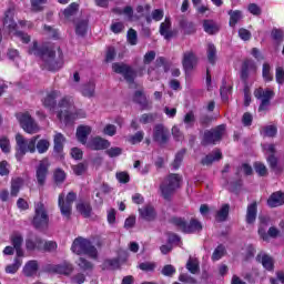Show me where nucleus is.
Returning <instances> with one entry per match:
<instances>
[{
  "label": "nucleus",
  "mask_w": 284,
  "mask_h": 284,
  "mask_svg": "<svg viewBox=\"0 0 284 284\" xmlns=\"http://www.w3.org/2000/svg\"><path fill=\"white\" fill-rule=\"evenodd\" d=\"M10 241L14 250L23 246V235L21 233H13L10 236Z\"/></svg>",
  "instance_id": "49"
},
{
  "label": "nucleus",
  "mask_w": 284,
  "mask_h": 284,
  "mask_svg": "<svg viewBox=\"0 0 284 284\" xmlns=\"http://www.w3.org/2000/svg\"><path fill=\"white\" fill-rule=\"evenodd\" d=\"M71 252L78 256L85 254L87 256H90V258H99V251L97 250V246L93 245L90 240L81 236L73 241Z\"/></svg>",
  "instance_id": "5"
},
{
  "label": "nucleus",
  "mask_w": 284,
  "mask_h": 284,
  "mask_svg": "<svg viewBox=\"0 0 284 284\" xmlns=\"http://www.w3.org/2000/svg\"><path fill=\"white\" fill-rule=\"evenodd\" d=\"M230 20L229 26L231 28H236V23L243 19V11L241 10H230L229 11Z\"/></svg>",
  "instance_id": "35"
},
{
  "label": "nucleus",
  "mask_w": 284,
  "mask_h": 284,
  "mask_svg": "<svg viewBox=\"0 0 284 284\" xmlns=\"http://www.w3.org/2000/svg\"><path fill=\"white\" fill-rule=\"evenodd\" d=\"M169 223L176 227V230H180L182 234H196V232L203 231V224L196 217H192L187 223L185 217L172 216L169 219Z\"/></svg>",
  "instance_id": "4"
},
{
  "label": "nucleus",
  "mask_w": 284,
  "mask_h": 284,
  "mask_svg": "<svg viewBox=\"0 0 284 284\" xmlns=\"http://www.w3.org/2000/svg\"><path fill=\"white\" fill-rule=\"evenodd\" d=\"M206 57L211 65H216V45L212 42L207 44Z\"/></svg>",
  "instance_id": "39"
},
{
  "label": "nucleus",
  "mask_w": 284,
  "mask_h": 284,
  "mask_svg": "<svg viewBox=\"0 0 284 284\" xmlns=\"http://www.w3.org/2000/svg\"><path fill=\"white\" fill-rule=\"evenodd\" d=\"M45 274H62L63 276H70L74 272V266L70 262H63L61 264H47L43 267Z\"/></svg>",
  "instance_id": "13"
},
{
  "label": "nucleus",
  "mask_w": 284,
  "mask_h": 284,
  "mask_svg": "<svg viewBox=\"0 0 284 284\" xmlns=\"http://www.w3.org/2000/svg\"><path fill=\"white\" fill-rule=\"evenodd\" d=\"M74 201H77V193L72 191L67 194V197L63 193L59 195L58 205L62 216H65V219L72 216V203H74Z\"/></svg>",
  "instance_id": "9"
},
{
  "label": "nucleus",
  "mask_w": 284,
  "mask_h": 284,
  "mask_svg": "<svg viewBox=\"0 0 284 284\" xmlns=\"http://www.w3.org/2000/svg\"><path fill=\"white\" fill-rule=\"evenodd\" d=\"M156 68H163L164 72H170L172 62L168 61L164 57H159L155 61Z\"/></svg>",
  "instance_id": "50"
},
{
  "label": "nucleus",
  "mask_w": 284,
  "mask_h": 284,
  "mask_svg": "<svg viewBox=\"0 0 284 284\" xmlns=\"http://www.w3.org/2000/svg\"><path fill=\"white\" fill-rule=\"evenodd\" d=\"M72 170L75 176H83V174L88 172V164L80 162L77 165H73Z\"/></svg>",
  "instance_id": "52"
},
{
  "label": "nucleus",
  "mask_w": 284,
  "mask_h": 284,
  "mask_svg": "<svg viewBox=\"0 0 284 284\" xmlns=\"http://www.w3.org/2000/svg\"><path fill=\"white\" fill-rule=\"evenodd\" d=\"M112 70L113 72H115V74H122L124 81H126V83H129L130 85L134 83V80L138 77L136 71L133 70L132 67L123 62L122 63L114 62L112 64Z\"/></svg>",
  "instance_id": "10"
},
{
  "label": "nucleus",
  "mask_w": 284,
  "mask_h": 284,
  "mask_svg": "<svg viewBox=\"0 0 284 284\" xmlns=\"http://www.w3.org/2000/svg\"><path fill=\"white\" fill-rule=\"evenodd\" d=\"M254 68V63L252 60L246 59L242 63V68L240 71V79L244 83V85H247V80L250 79V70Z\"/></svg>",
  "instance_id": "25"
},
{
  "label": "nucleus",
  "mask_w": 284,
  "mask_h": 284,
  "mask_svg": "<svg viewBox=\"0 0 284 284\" xmlns=\"http://www.w3.org/2000/svg\"><path fill=\"white\" fill-rule=\"evenodd\" d=\"M203 28H204V32H206V34H211V36L219 33V31L221 30L219 28V24L212 20H204Z\"/></svg>",
  "instance_id": "36"
},
{
  "label": "nucleus",
  "mask_w": 284,
  "mask_h": 284,
  "mask_svg": "<svg viewBox=\"0 0 284 284\" xmlns=\"http://www.w3.org/2000/svg\"><path fill=\"white\" fill-rule=\"evenodd\" d=\"M253 168L258 176H267V166L262 162H254Z\"/></svg>",
  "instance_id": "55"
},
{
  "label": "nucleus",
  "mask_w": 284,
  "mask_h": 284,
  "mask_svg": "<svg viewBox=\"0 0 284 284\" xmlns=\"http://www.w3.org/2000/svg\"><path fill=\"white\" fill-rule=\"evenodd\" d=\"M179 28L183 30V33L186 36L196 34V23L187 20L185 16L179 19Z\"/></svg>",
  "instance_id": "17"
},
{
  "label": "nucleus",
  "mask_w": 284,
  "mask_h": 284,
  "mask_svg": "<svg viewBox=\"0 0 284 284\" xmlns=\"http://www.w3.org/2000/svg\"><path fill=\"white\" fill-rule=\"evenodd\" d=\"M186 270H189V272L191 274H197V272L200 270L199 263H196L192 260H189L186 263Z\"/></svg>",
  "instance_id": "64"
},
{
  "label": "nucleus",
  "mask_w": 284,
  "mask_h": 284,
  "mask_svg": "<svg viewBox=\"0 0 284 284\" xmlns=\"http://www.w3.org/2000/svg\"><path fill=\"white\" fill-rule=\"evenodd\" d=\"M59 108H64L67 110H70L71 105H74V102L72 101V98L64 95L58 103Z\"/></svg>",
  "instance_id": "61"
},
{
  "label": "nucleus",
  "mask_w": 284,
  "mask_h": 284,
  "mask_svg": "<svg viewBox=\"0 0 284 284\" xmlns=\"http://www.w3.org/2000/svg\"><path fill=\"white\" fill-rule=\"evenodd\" d=\"M230 216V204H223L222 207L216 212L215 220L217 223H224Z\"/></svg>",
  "instance_id": "34"
},
{
  "label": "nucleus",
  "mask_w": 284,
  "mask_h": 284,
  "mask_svg": "<svg viewBox=\"0 0 284 284\" xmlns=\"http://www.w3.org/2000/svg\"><path fill=\"white\" fill-rule=\"evenodd\" d=\"M145 136L143 131H138L135 134L131 135L129 141L132 145H136V143H141Z\"/></svg>",
  "instance_id": "59"
},
{
  "label": "nucleus",
  "mask_w": 284,
  "mask_h": 284,
  "mask_svg": "<svg viewBox=\"0 0 284 284\" xmlns=\"http://www.w3.org/2000/svg\"><path fill=\"white\" fill-rule=\"evenodd\" d=\"M77 265L82 272H92V270H94V264L85 257H79Z\"/></svg>",
  "instance_id": "40"
},
{
  "label": "nucleus",
  "mask_w": 284,
  "mask_h": 284,
  "mask_svg": "<svg viewBox=\"0 0 284 284\" xmlns=\"http://www.w3.org/2000/svg\"><path fill=\"white\" fill-rule=\"evenodd\" d=\"M95 90H97V84L94 82H88L82 85L81 94L87 99H92V97H94L95 94Z\"/></svg>",
  "instance_id": "32"
},
{
  "label": "nucleus",
  "mask_w": 284,
  "mask_h": 284,
  "mask_svg": "<svg viewBox=\"0 0 284 284\" xmlns=\"http://www.w3.org/2000/svg\"><path fill=\"white\" fill-rule=\"evenodd\" d=\"M75 209L83 219H90V216H92V203L88 200H79Z\"/></svg>",
  "instance_id": "20"
},
{
  "label": "nucleus",
  "mask_w": 284,
  "mask_h": 284,
  "mask_svg": "<svg viewBox=\"0 0 284 284\" xmlns=\"http://www.w3.org/2000/svg\"><path fill=\"white\" fill-rule=\"evenodd\" d=\"M26 247L28 252H41L43 250V239L41 236L29 237L26 240Z\"/></svg>",
  "instance_id": "22"
},
{
  "label": "nucleus",
  "mask_w": 284,
  "mask_h": 284,
  "mask_svg": "<svg viewBox=\"0 0 284 284\" xmlns=\"http://www.w3.org/2000/svg\"><path fill=\"white\" fill-rule=\"evenodd\" d=\"M253 94L257 101H261L258 112H267L270 105H272V99L276 95L274 90L270 88L263 89L262 87L255 89Z\"/></svg>",
  "instance_id": "8"
},
{
  "label": "nucleus",
  "mask_w": 284,
  "mask_h": 284,
  "mask_svg": "<svg viewBox=\"0 0 284 284\" xmlns=\"http://www.w3.org/2000/svg\"><path fill=\"white\" fill-rule=\"evenodd\" d=\"M21 265H23V261H21L19 257H14L13 264L7 265L4 271L7 274H17Z\"/></svg>",
  "instance_id": "41"
},
{
  "label": "nucleus",
  "mask_w": 284,
  "mask_h": 284,
  "mask_svg": "<svg viewBox=\"0 0 284 284\" xmlns=\"http://www.w3.org/2000/svg\"><path fill=\"white\" fill-rule=\"evenodd\" d=\"M196 63H199V58H196V54H194L193 51L183 53L182 65L184 72H192V70L196 68Z\"/></svg>",
  "instance_id": "15"
},
{
  "label": "nucleus",
  "mask_w": 284,
  "mask_h": 284,
  "mask_svg": "<svg viewBox=\"0 0 284 284\" xmlns=\"http://www.w3.org/2000/svg\"><path fill=\"white\" fill-rule=\"evenodd\" d=\"M181 181H183V178L179 175V173H170L165 180L160 184V192L162 199L164 201H172V196L176 194V190L181 187Z\"/></svg>",
  "instance_id": "3"
},
{
  "label": "nucleus",
  "mask_w": 284,
  "mask_h": 284,
  "mask_svg": "<svg viewBox=\"0 0 284 284\" xmlns=\"http://www.w3.org/2000/svg\"><path fill=\"white\" fill-rule=\"evenodd\" d=\"M257 263H261L264 270L267 272H274V258L267 253H260L256 255Z\"/></svg>",
  "instance_id": "24"
},
{
  "label": "nucleus",
  "mask_w": 284,
  "mask_h": 284,
  "mask_svg": "<svg viewBox=\"0 0 284 284\" xmlns=\"http://www.w3.org/2000/svg\"><path fill=\"white\" fill-rule=\"evenodd\" d=\"M59 55L57 58V51H54L51 47L42 45L39 47V42L33 41L32 47L29 48L28 54H34V57H39L43 62V67L49 72H59L61 68H63V51L61 48H58Z\"/></svg>",
  "instance_id": "1"
},
{
  "label": "nucleus",
  "mask_w": 284,
  "mask_h": 284,
  "mask_svg": "<svg viewBox=\"0 0 284 284\" xmlns=\"http://www.w3.org/2000/svg\"><path fill=\"white\" fill-rule=\"evenodd\" d=\"M225 256V246L223 244L217 245L212 254V261H221Z\"/></svg>",
  "instance_id": "51"
},
{
  "label": "nucleus",
  "mask_w": 284,
  "mask_h": 284,
  "mask_svg": "<svg viewBox=\"0 0 284 284\" xmlns=\"http://www.w3.org/2000/svg\"><path fill=\"white\" fill-rule=\"evenodd\" d=\"M61 97V91L51 90L47 95L41 100L43 108L47 110H54L57 108V99Z\"/></svg>",
  "instance_id": "16"
},
{
  "label": "nucleus",
  "mask_w": 284,
  "mask_h": 284,
  "mask_svg": "<svg viewBox=\"0 0 284 284\" xmlns=\"http://www.w3.org/2000/svg\"><path fill=\"white\" fill-rule=\"evenodd\" d=\"M89 148L90 150H108L110 148V141L101 138V136H95L89 142Z\"/></svg>",
  "instance_id": "26"
},
{
  "label": "nucleus",
  "mask_w": 284,
  "mask_h": 284,
  "mask_svg": "<svg viewBox=\"0 0 284 284\" xmlns=\"http://www.w3.org/2000/svg\"><path fill=\"white\" fill-rule=\"evenodd\" d=\"M126 39H128L130 45H136V43L139 42L136 30H134L132 28L129 29L128 33H126Z\"/></svg>",
  "instance_id": "58"
},
{
  "label": "nucleus",
  "mask_w": 284,
  "mask_h": 284,
  "mask_svg": "<svg viewBox=\"0 0 284 284\" xmlns=\"http://www.w3.org/2000/svg\"><path fill=\"white\" fill-rule=\"evenodd\" d=\"M50 174V160L48 158H43L39 161L36 166V179L39 187H43L45 185V181H48V175Z\"/></svg>",
  "instance_id": "12"
},
{
  "label": "nucleus",
  "mask_w": 284,
  "mask_h": 284,
  "mask_svg": "<svg viewBox=\"0 0 284 284\" xmlns=\"http://www.w3.org/2000/svg\"><path fill=\"white\" fill-rule=\"evenodd\" d=\"M225 124H220L211 130H205L201 145L207 148V145H216L220 141L223 140V134H225Z\"/></svg>",
  "instance_id": "7"
},
{
  "label": "nucleus",
  "mask_w": 284,
  "mask_h": 284,
  "mask_svg": "<svg viewBox=\"0 0 284 284\" xmlns=\"http://www.w3.org/2000/svg\"><path fill=\"white\" fill-rule=\"evenodd\" d=\"M14 10L8 9L4 13V19H3V26H6L10 31L17 30V22H14L13 17Z\"/></svg>",
  "instance_id": "31"
},
{
  "label": "nucleus",
  "mask_w": 284,
  "mask_h": 284,
  "mask_svg": "<svg viewBox=\"0 0 284 284\" xmlns=\"http://www.w3.org/2000/svg\"><path fill=\"white\" fill-rule=\"evenodd\" d=\"M133 103H138V105L145 108L148 105L145 93H143V91H135L133 94Z\"/></svg>",
  "instance_id": "43"
},
{
  "label": "nucleus",
  "mask_w": 284,
  "mask_h": 284,
  "mask_svg": "<svg viewBox=\"0 0 284 284\" xmlns=\"http://www.w3.org/2000/svg\"><path fill=\"white\" fill-rule=\"evenodd\" d=\"M256 216H258V203L253 201L246 207L245 222L247 225H254V223H256Z\"/></svg>",
  "instance_id": "18"
},
{
  "label": "nucleus",
  "mask_w": 284,
  "mask_h": 284,
  "mask_svg": "<svg viewBox=\"0 0 284 284\" xmlns=\"http://www.w3.org/2000/svg\"><path fill=\"white\" fill-rule=\"evenodd\" d=\"M152 139L154 143L159 145H165L170 141V129L165 128V124L158 123L153 128Z\"/></svg>",
  "instance_id": "14"
},
{
  "label": "nucleus",
  "mask_w": 284,
  "mask_h": 284,
  "mask_svg": "<svg viewBox=\"0 0 284 284\" xmlns=\"http://www.w3.org/2000/svg\"><path fill=\"white\" fill-rule=\"evenodd\" d=\"M48 3V0H31V8L33 12H41L43 10L42 6H45Z\"/></svg>",
  "instance_id": "60"
},
{
  "label": "nucleus",
  "mask_w": 284,
  "mask_h": 284,
  "mask_svg": "<svg viewBox=\"0 0 284 284\" xmlns=\"http://www.w3.org/2000/svg\"><path fill=\"white\" fill-rule=\"evenodd\" d=\"M41 135H34L29 141L21 135V133H18L16 135V159L17 161H21L23 159L24 154H28L30 152L31 154H34L37 151L39 154H45L48 150H50V141L45 139H40Z\"/></svg>",
  "instance_id": "2"
},
{
  "label": "nucleus",
  "mask_w": 284,
  "mask_h": 284,
  "mask_svg": "<svg viewBox=\"0 0 284 284\" xmlns=\"http://www.w3.org/2000/svg\"><path fill=\"white\" fill-rule=\"evenodd\" d=\"M32 225L36 230L40 231L48 230L50 225V215H48V210H45L43 202H37L34 204Z\"/></svg>",
  "instance_id": "6"
},
{
  "label": "nucleus",
  "mask_w": 284,
  "mask_h": 284,
  "mask_svg": "<svg viewBox=\"0 0 284 284\" xmlns=\"http://www.w3.org/2000/svg\"><path fill=\"white\" fill-rule=\"evenodd\" d=\"M57 247H58L57 242H53V241L43 242V240H42L41 252H54V250H57Z\"/></svg>",
  "instance_id": "62"
},
{
  "label": "nucleus",
  "mask_w": 284,
  "mask_h": 284,
  "mask_svg": "<svg viewBox=\"0 0 284 284\" xmlns=\"http://www.w3.org/2000/svg\"><path fill=\"white\" fill-rule=\"evenodd\" d=\"M22 272L27 278H32V276L39 272V262L37 260L28 261L24 264Z\"/></svg>",
  "instance_id": "28"
},
{
  "label": "nucleus",
  "mask_w": 284,
  "mask_h": 284,
  "mask_svg": "<svg viewBox=\"0 0 284 284\" xmlns=\"http://www.w3.org/2000/svg\"><path fill=\"white\" fill-rule=\"evenodd\" d=\"M139 214L144 221H154L156 219V211L152 204H146L139 209Z\"/></svg>",
  "instance_id": "27"
},
{
  "label": "nucleus",
  "mask_w": 284,
  "mask_h": 284,
  "mask_svg": "<svg viewBox=\"0 0 284 284\" xmlns=\"http://www.w3.org/2000/svg\"><path fill=\"white\" fill-rule=\"evenodd\" d=\"M271 38L275 44L281 45V43H283L284 41V32L282 31V29L274 28L271 31Z\"/></svg>",
  "instance_id": "44"
},
{
  "label": "nucleus",
  "mask_w": 284,
  "mask_h": 284,
  "mask_svg": "<svg viewBox=\"0 0 284 284\" xmlns=\"http://www.w3.org/2000/svg\"><path fill=\"white\" fill-rule=\"evenodd\" d=\"M172 20L170 18H165L164 21L160 24V34L161 37H164L166 41H170V39L176 37V31H172Z\"/></svg>",
  "instance_id": "19"
},
{
  "label": "nucleus",
  "mask_w": 284,
  "mask_h": 284,
  "mask_svg": "<svg viewBox=\"0 0 284 284\" xmlns=\"http://www.w3.org/2000/svg\"><path fill=\"white\" fill-rule=\"evenodd\" d=\"M247 11L250 14H253V17H261V14H263V9L256 3H248Z\"/></svg>",
  "instance_id": "56"
},
{
  "label": "nucleus",
  "mask_w": 284,
  "mask_h": 284,
  "mask_svg": "<svg viewBox=\"0 0 284 284\" xmlns=\"http://www.w3.org/2000/svg\"><path fill=\"white\" fill-rule=\"evenodd\" d=\"M65 143V136L62 133H57L53 139V152L61 156L63 154V148Z\"/></svg>",
  "instance_id": "29"
},
{
  "label": "nucleus",
  "mask_w": 284,
  "mask_h": 284,
  "mask_svg": "<svg viewBox=\"0 0 284 284\" xmlns=\"http://www.w3.org/2000/svg\"><path fill=\"white\" fill-rule=\"evenodd\" d=\"M90 22L88 20H79L75 22V34L77 37H85L88 34V28Z\"/></svg>",
  "instance_id": "33"
},
{
  "label": "nucleus",
  "mask_w": 284,
  "mask_h": 284,
  "mask_svg": "<svg viewBox=\"0 0 284 284\" xmlns=\"http://www.w3.org/2000/svg\"><path fill=\"white\" fill-rule=\"evenodd\" d=\"M283 204H284L283 191L273 192L266 201V205H268L272 209L281 207V206H283Z\"/></svg>",
  "instance_id": "21"
},
{
  "label": "nucleus",
  "mask_w": 284,
  "mask_h": 284,
  "mask_svg": "<svg viewBox=\"0 0 284 284\" xmlns=\"http://www.w3.org/2000/svg\"><path fill=\"white\" fill-rule=\"evenodd\" d=\"M0 149L1 152H3V154H10V139H8V136L3 135L0 138Z\"/></svg>",
  "instance_id": "53"
},
{
  "label": "nucleus",
  "mask_w": 284,
  "mask_h": 284,
  "mask_svg": "<svg viewBox=\"0 0 284 284\" xmlns=\"http://www.w3.org/2000/svg\"><path fill=\"white\" fill-rule=\"evenodd\" d=\"M262 77L265 83H271V81H274V74H272V65H270L268 62L263 63Z\"/></svg>",
  "instance_id": "38"
},
{
  "label": "nucleus",
  "mask_w": 284,
  "mask_h": 284,
  "mask_svg": "<svg viewBox=\"0 0 284 284\" xmlns=\"http://www.w3.org/2000/svg\"><path fill=\"white\" fill-rule=\"evenodd\" d=\"M90 134H92V126L81 124L77 128L75 136L82 145L88 143V136H90Z\"/></svg>",
  "instance_id": "23"
},
{
  "label": "nucleus",
  "mask_w": 284,
  "mask_h": 284,
  "mask_svg": "<svg viewBox=\"0 0 284 284\" xmlns=\"http://www.w3.org/2000/svg\"><path fill=\"white\" fill-rule=\"evenodd\" d=\"M156 121V113H143L140 118V123L148 125V123H154Z\"/></svg>",
  "instance_id": "54"
},
{
  "label": "nucleus",
  "mask_w": 284,
  "mask_h": 284,
  "mask_svg": "<svg viewBox=\"0 0 284 284\" xmlns=\"http://www.w3.org/2000/svg\"><path fill=\"white\" fill-rule=\"evenodd\" d=\"M186 152H187V149H182L175 154L174 161L172 163L173 169L179 170V168H181V164L183 163V159Z\"/></svg>",
  "instance_id": "45"
},
{
  "label": "nucleus",
  "mask_w": 284,
  "mask_h": 284,
  "mask_svg": "<svg viewBox=\"0 0 284 284\" xmlns=\"http://www.w3.org/2000/svg\"><path fill=\"white\" fill-rule=\"evenodd\" d=\"M212 121H214V116L207 114H202L199 119V123L202 128H210Z\"/></svg>",
  "instance_id": "57"
},
{
  "label": "nucleus",
  "mask_w": 284,
  "mask_h": 284,
  "mask_svg": "<svg viewBox=\"0 0 284 284\" xmlns=\"http://www.w3.org/2000/svg\"><path fill=\"white\" fill-rule=\"evenodd\" d=\"M103 265L105 270H121V260L119 257L105 260Z\"/></svg>",
  "instance_id": "46"
},
{
  "label": "nucleus",
  "mask_w": 284,
  "mask_h": 284,
  "mask_svg": "<svg viewBox=\"0 0 284 284\" xmlns=\"http://www.w3.org/2000/svg\"><path fill=\"white\" fill-rule=\"evenodd\" d=\"M77 12H79V3L72 2L64 9L63 14L67 21H72V17H74Z\"/></svg>",
  "instance_id": "37"
},
{
  "label": "nucleus",
  "mask_w": 284,
  "mask_h": 284,
  "mask_svg": "<svg viewBox=\"0 0 284 284\" xmlns=\"http://www.w3.org/2000/svg\"><path fill=\"white\" fill-rule=\"evenodd\" d=\"M21 185H23V179L16 178L14 180H12V182H11V196H19Z\"/></svg>",
  "instance_id": "47"
},
{
  "label": "nucleus",
  "mask_w": 284,
  "mask_h": 284,
  "mask_svg": "<svg viewBox=\"0 0 284 284\" xmlns=\"http://www.w3.org/2000/svg\"><path fill=\"white\" fill-rule=\"evenodd\" d=\"M221 159H223V153L219 149H215L213 153L205 155L201 160V165H212L214 161H221Z\"/></svg>",
  "instance_id": "30"
},
{
  "label": "nucleus",
  "mask_w": 284,
  "mask_h": 284,
  "mask_svg": "<svg viewBox=\"0 0 284 284\" xmlns=\"http://www.w3.org/2000/svg\"><path fill=\"white\" fill-rule=\"evenodd\" d=\"M275 79H276V83H278V85H283V83H284V69H283V67H277L276 68Z\"/></svg>",
  "instance_id": "63"
},
{
  "label": "nucleus",
  "mask_w": 284,
  "mask_h": 284,
  "mask_svg": "<svg viewBox=\"0 0 284 284\" xmlns=\"http://www.w3.org/2000/svg\"><path fill=\"white\" fill-rule=\"evenodd\" d=\"M65 176V171H63L62 169H55L53 172V181L55 185H61V183H64Z\"/></svg>",
  "instance_id": "48"
},
{
  "label": "nucleus",
  "mask_w": 284,
  "mask_h": 284,
  "mask_svg": "<svg viewBox=\"0 0 284 284\" xmlns=\"http://www.w3.org/2000/svg\"><path fill=\"white\" fill-rule=\"evenodd\" d=\"M241 190H243V180L239 179L229 183V192H232V194L239 196Z\"/></svg>",
  "instance_id": "42"
},
{
  "label": "nucleus",
  "mask_w": 284,
  "mask_h": 284,
  "mask_svg": "<svg viewBox=\"0 0 284 284\" xmlns=\"http://www.w3.org/2000/svg\"><path fill=\"white\" fill-rule=\"evenodd\" d=\"M16 118L19 121L22 130L27 132V134H37L39 132V124L32 119V115L30 113H16Z\"/></svg>",
  "instance_id": "11"
}]
</instances>
